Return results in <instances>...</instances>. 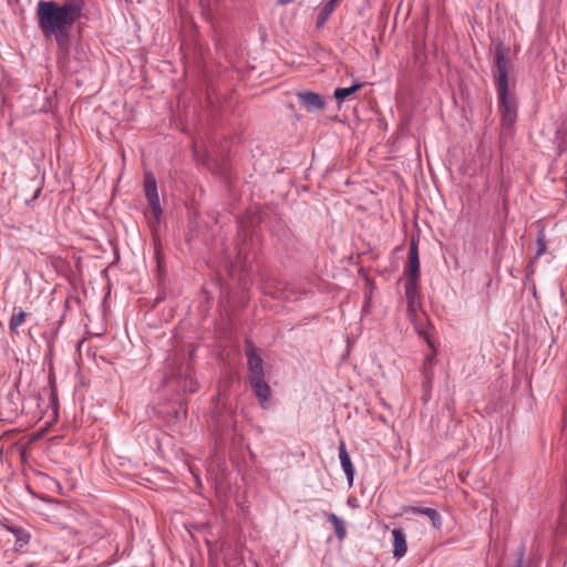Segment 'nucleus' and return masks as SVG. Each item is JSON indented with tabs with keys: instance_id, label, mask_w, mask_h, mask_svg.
I'll return each mask as SVG.
<instances>
[{
	"instance_id": "nucleus-1",
	"label": "nucleus",
	"mask_w": 567,
	"mask_h": 567,
	"mask_svg": "<svg viewBox=\"0 0 567 567\" xmlns=\"http://www.w3.org/2000/svg\"><path fill=\"white\" fill-rule=\"evenodd\" d=\"M81 3L75 1H68L62 6L54 1H40L39 27L45 38L54 37L59 44H64L68 41L69 29L81 16Z\"/></svg>"
},
{
	"instance_id": "nucleus-2",
	"label": "nucleus",
	"mask_w": 567,
	"mask_h": 567,
	"mask_svg": "<svg viewBox=\"0 0 567 567\" xmlns=\"http://www.w3.org/2000/svg\"><path fill=\"white\" fill-rule=\"evenodd\" d=\"M507 49L498 43L495 47L496 58V87L498 112L501 114V130L503 134H511L517 120V100L511 94L508 87Z\"/></svg>"
},
{
	"instance_id": "nucleus-3",
	"label": "nucleus",
	"mask_w": 567,
	"mask_h": 567,
	"mask_svg": "<svg viewBox=\"0 0 567 567\" xmlns=\"http://www.w3.org/2000/svg\"><path fill=\"white\" fill-rule=\"evenodd\" d=\"M405 300H406V313L410 321L413 323L416 332L421 336H425L424 329L421 327L422 323V302L419 293V285L414 281L405 284Z\"/></svg>"
},
{
	"instance_id": "nucleus-4",
	"label": "nucleus",
	"mask_w": 567,
	"mask_h": 567,
	"mask_svg": "<svg viewBox=\"0 0 567 567\" xmlns=\"http://www.w3.org/2000/svg\"><path fill=\"white\" fill-rule=\"evenodd\" d=\"M144 194L147 199L148 212L154 218V221L151 224V227L154 229L161 221L163 210L159 203L157 184L151 173L144 174Z\"/></svg>"
},
{
	"instance_id": "nucleus-5",
	"label": "nucleus",
	"mask_w": 567,
	"mask_h": 567,
	"mask_svg": "<svg viewBox=\"0 0 567 567\" xmlns=\"http://www.w3.org/2000/svg\"><path fill=\"white\" fill-rule=\"evenodd\" d=\"M296 95L298 97L300 105L307 112H311V113L318 112L320 110H323L326 106L324 100L318 93H315L311 91H302V92H298Z\"/></svg>"
},
{
	"instance_id": "nucleus-6",
	"label": "nucleus",
	"mask_w": 567,
	"mask_h": 567,
	"mask_svg": "<svg viewBox=\"0 0 567 567\" xmlns=\"http://www.w3.org/2000/svg\"><path fill=\"white\" fill-rule=\"evenodd\" d=\"M419 275H420V261H419V251L415 243L411 244L409 250V266L406 269V282L414 281L419 285Z\"/></svg>"
},
{
	"instance_id": "nucleus-7",
	"label": "nucleus",
	"mask_w": 567,
	"mask_h": 567,
	"mask_svg": "<svg viewBox=\"0 0 567 567\" xmlns=\"http://www.w3.org/2000/svg\"><path fill=\"white\" fill-rule=\"evenodd\" d=\"M249 380L256 378H264V364L262 359L255 353V349L251 348L247 351Z\"/></svg>"
},
{
	"instance_id": "nucleus-8",
	"label": "nucleus",
	"mask_w": 567,
	"mask_h": 567,
	"mask_svg": "<svg viewBox=\"0 0 567 567\" xmlns=\"http://www.w3.org/2000/svg\"><path fill=\"white\" fill-rule=\"evenodd\" d=\"M249 381H250L251 388H252L256 396L258 398L260 404L264 405L269 400V398L271 395L270 386L265 381V377L251 379Z\"/></svg>"
},
{
	"instance_id": "nucleus-9",
	"label": "nucleus",
	"mask_w": 567,
	"mask_h": 567,
	"mask_svg": "<svg viewBox=\"0 0 567 567\" xmlns=\"http://www.w3.org/2000/svg\"><path fill=\"white\" fill-rule=\"evenodd\" d=\"M339 458L342 466V470L347 476L349 485L351 486L354 477V467L352 465L349 453L347 452L346 445L343 442L340 443L339 446Z\"/></svg>"
},
{
	"instance_id": "nucleus-10",
	"label": "nucleus",
	"mask_w": 567,
	"mask_h": 567,
	"mask_svg": "<svg viewBox=\"0 0 567 567\" xmlns=\"http://www.w3.org/2000/svg\"><path fill=\"white\" fill-rule=\"evenodd\" d=\"M393 537V556L401 558L408 550L405 534L402 528H394L392 530Z\"/></svg>"
},
{
	"instance_id": "nucleus-11",
	"label": "nucleus",
	"mask_w": 567,
	"mask_h": 567,
	"mask_svg": "<svg viewBox=\"0 0 567 567\" xmlns=\"http://www.w3.org/2000/svg\"><path fill=\"white\" fill-rule=\"evenodd\" d=\"M404 512L405 513H411V514H417V515L427 516L431 519V522H432L434 527H440L441 526V516L433 508L420 507V506H409Z\"/></svg>"
},
{
	"instance_id": "nucleus-12",
	"label": "nucleus",
	"mask_w": 567,
	"mask_h": 567,
	"mask_svg": "<svg viewBox=\"0 0 567 567\" xmlns=\"http://www.w3.org/2000/svg\"><path fill=\"white\" fill-rule=\"evenodd\" d=\"M336 2L333 0H323L322 8L318 14L316 25L317 28H321L327 22L328 18L334 11Z\"/></svg>"
},
{
	"instance_id": "nucleus-13",
	"label": "nucleus",
	"mask_w": 567,
	"mask_h": 567,
	"mask_svg": "<svg viewBox=\"0 0 567 567\" xmlns=\"http://www.w3.org/2000/svg\"><path fill=\"white\" fill-rule=\"evenodd\" d=\"M327 518L332 524L338 539L343 540L347 535L344 522L333 513H328Z\"/></svg>"
},
{
	"instance_id": "nucleus-14",
	"label": "nucleus",
	"mask_w": 567,
	"mask_h": 567,
	"mask_svg": "<svg viewBox=\"0 0 567 567\" xmlns=\"http://www.w3.org/2000/svg\"><path fill=\"white\" fill-rule=\"evenodd\" d=\"M361 87H362V83H354L353 85H351L349 87H338L334 90L333 96L338 101H343L344 99H347L351 94L355 93Z\"/></svg>"
},
{
	"instance_id": "nucleus-15",
	"label": "nucleus",
	"mask_w": 567,
	"mask_h": 567,
	"mask_svg": "<svg viewBox=\"0 0 567 567\" xmlns=\"http://www.w3.org/2000/svg\"><path fill=\"white\" fill-rule=\"evenodd\" d=\"M25 319V312L20 310L18 313L13 315L10 319L9 328L11 331H14L18 327H20Z\"/></svg>"
},
{
	"instance_id": "nucleus-16",
	"label": "nucleus",
	"mask_w": 567,
	"mask_h": 567,
	"mask_svg": "<svg viewBox=\"0 0 567 567\" xmlns=\"http://www.w3.org/2000/svg\"><path fill=\"white\" fill-rule=\"evenodd\" d=\"M545 235L542 231H539L538 234V237H537V251H536V257H539L542 256L545 251H546V243H545Z\"/></svg>"
},
{
	"instance_id": "nucleus-17",
	"label": "nucleus",
	"mask_w": 567,
	"mask_h": 567,
	"mask_svg": "<svg viewBox=\"0 0 567 567\" xmlns=\"http://www.w3.org/2000/svg\"><path fill=\"white\" fill-rule=\"evenodd\" d=\"M290 1H291V0H278V3H279V4H286V3L290 2Z\"/></svg>"
},
{
	"instance_id": "nucleus-18",
	"label": "nucleus",
	"mask_w": 567,
	"mask_h": 567,
	"mask_svg": "<svg viewBox=\"0 0 567 567\" xmlns=\"http://www.w3.org/2000/svg\"><path fill=\"white\" fill-rule=\"evenodd\" d=\"M336 3H338L339 0H333Z\"/></svg>"
}]
</instances>
